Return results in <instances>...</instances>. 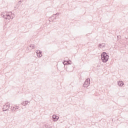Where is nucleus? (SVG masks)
Returning a JSON list of instances; mask_svg holds the SVG:
<instances>
[{
  "label": "nucleus",
  "instance_id": "nucleus-12",
  "mask_svg": "<svg viewBox=\"0 0 128 128\" xmlns=\"http://www.w3.org/2000/svg\"><path fill=\"white\" fill-rule=\"evenodd\" d=\"M13 108H14L15 110H18V106H16V107H12Z\"/></svg>",
  "mask_w": 128,
  "mask_h": 128
},
{
  "label": "nucleus",
  "instance_id": "nucleus-5",
  "mask_svg": "<svg viewBox=\"0 0 128 128\" xmlns=\"http://www.w3.org/2000/svg\"><path fill=\"white\" fill-rule=\"evenodd\" d=\"M36 54L38 58H42V52L41 50H36Z\"/></svg>",
  "mask_w": 128,
  "mask_h": 128
},
{
  "label": "nucleus",
  "instance_id": "nucleus-13",
  "mask_svg": "<svg viewBox=\"0 0 128 128\" xmlns=\"http://www.w3.org/2000/svg\"><path fill=\"white\" fill-rule=\"evenodd\" d=\"M46 128H52V126H47Z\"/></svg>",
  "mask_w": 128,
  "mask_h": 128
},
{
  "label": "nucleus",
  "instance_id": "nucleus-17",
  "mask_svg": "<svg viewBox=\"0 0 128 128\" xmlns=\"http://www.w3.org/2000/svg\"><path fill=\"white\" fill-rule=\"evenodd\" d=\"M68 72H70V71L69 70H68Z\"/></svg>",
  "mask_w": 128,
  "mask_h": 128
},
{
  "label": "nucleus",
  "instance_id": "nucleus-6",
  "mask_svg": "<svg viewBox=\"0 0 128 128\" xmlns=\"http://www.w3.org/2000/svg\"><path fill=\"white\" fill-rule=\"evenodd\" d=\"M98 48L100 50H104L106 48V44L104 43L100 44L98 45Z\"/></svg>",
  "mask_w": 128,
  "mask_h": 128
},
{
  "label": "nucleus",
  "instance_id": "nucleus-15",
  "mask_svg": "<svg viewBox=\"0 0 128 128\" xmlns=\"http://www.w3.org/2000/svg\"><path fill=\"white\" fill-rule=\"evenodd\" d=\"M54 20H56V17H55V18H54Z\"/></svg>",
  "mask_w": 128,
  "mask_h": 128
},
{
  "label": "nucleus",
  "instance_id": "nucleus-10",
  "mask_svg": "<svg viewBox=\"0 0 128 128\" xmlns=\"http://www.w3.org/2000/svg\"><path fill=\"white\" fill-rule=\"evenodd\" d=\"M30 46L32 48V50H34V48H36V46L34 44H30Z\"/></svg>",
  "mask_w": 128,
  "mask_h": 128
},
{
  "label": "nucleus",
  "instance_id": "nucleus-7",
  "mask_svg": "<svg viewBox=\"0 0 128 128\" xmlns=\"http://www.w3.org/2000/svg\"><path fill=\"white\" fill-rule=\"evenodd\" d=\"M52 118H53V122H56V120H58V118H60V117L56 115H53Z\"/></svg>",
  "mask_w": 128,
  "mask_h": 128
},
{
  "label": "nucleus",
  "instance_id": "nucleus-16",
  "mask_svg": "<svg viewBox=\"0 0 128 128\" xmlns=\"http://www.w3.org/2000/svg\"><path fill=\"white\" fill-rule=\"evenodd\" d=\"M67 64H68V62H67Z\"/></svg>",
  "mask_w": 128,
  "mask_h": 128
},
{
  "label": "nucleus",
  "instance_id": "nucleus-8",
  "mask_svg": "<svg viewBox=\"0 0 128 128\" xmlns=\"http://www.w3.org/2000/svg\"><path fill=\"white\" fill-rule=\"evenodd\" d=\"M28 101H23L22 103V105L26 106L27 104H28Z\"/></svg>",
  "mask_w": 128,
  "mask_h": 128
},
{
  "label": "nucleus",
  "instance_id": "nucleus-2",
  "mask_svg": "<svg viewBox=\"0 0 128 128\" xmlns=\"http://www.w3.org/2000/svg\"><path fill=\"white\" fill-rule=\"evenodd\" d=\"M101 56L102 62H106L108 60V58H110V56H108L106 52H102L101 54Z\"/></svg>",
  "mask_w": 128,
  "mask_h": 128
},
{
  "label": "nucleus",
  "instance_id": "nucleus-1",
  "mask_svg": "<svg viewBox=\"0 0 128 128\" xmlns=\"http://www.w3.org/2000/svg\"><path fill=\"white\" fill-rule=\"evenodd\" d=\"M1 16L4 18L5 20H12L14 17H12V12H3L1 14Z\"/></svg>",
  "mask_w": 128,
  "mask_h": 128
},
{
  "label": "nucleus",
  "instance_id": "nucleus-9",
  "mask_svg": "<svg viewBox=\"0 0 128 128\" xmlns=\"http://www.w3.org/2000/svg\"><path fill=\"white\" fill-rule=\"evenodd\" d=\"M118 84L120 86H124V82L122 81H119Z\"/></svg>",
  "mask_w": 128,
  "mask_h": 128
},
{
  "label": "nucleus",
  "instance_id": "nucleus-4",
  "mask_svg": "<svg viewBox=\"0 0 128 128\" xmlns=\"http://www.w3.org/2000/svg\"><path fill=\"white\" fill-rule=\"evenodd\" d=\"M8 108H10V103H6L3 106L2 110L4 112H6V110H8Z\"/></svg>",
  "mask_w": 128,
  "mask_h": 128
},
{
  "label": "nucleus",
  "instance_id": "nucleus-3",
  "mask_svg": "<svg viewBox=\"0 0 128 128\" xmlns=\"http://www.w3.org/2000/svg\"><path fill=\"white\" fill-rule=\"evenodd\" d=\"M90 78H88L83 84V86L84 88H88L90 86Z\"/></svg>",
  "mask_w": 128,
  "mask_h": 128
},
{
  "label": "nucleus",
  "instance_id": "nucleus-14",
  "mask_svg": "<svg viewBox=\"0 0 128 128\" xmlns=\"http://www.w3.org/2000/svg\"><path fill=\"white\" fill-rule=\"evenodd\" d=\"M63 64H64V65L66 64V60H65L64 62H63Z\"/></svg>",
  "mask_w": 128,
  "mask_h": 128
},
{
  "label": "nucleus",
  "instance_id": "nucleus-11",
  "mask_svg": "<svg viewBox=\"0 0 128 128\" xmlns=\"http://www.w3.org/2000/svg\"><path fill=\"white\" fill-rule=\"evenodd\" d=\"M55 16H60V13H56V14H53L51 18H54Z\"/></svg>",
  "mask_w": 128,
  "mask_h": 128
}]
</instances>
